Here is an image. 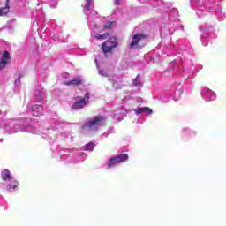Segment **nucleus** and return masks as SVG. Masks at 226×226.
<instances>
[{
    "instance_id": "f257e3e1",
    "label": "nucleus",
    "mask_w": 226,
    "mask_h": 226,
    "mask_svg": "<svg viewBox=\"0 0 226 226\" xmlns=\"http://www.w3.org/2000/svg\"><path fill=\"white\" fill-rule=\"evenodd\" d=\"M105 124H107V117L103 115H98L81 126V132L86 133L87 130H98L100 126H105Z\"/></svg>"
},
{
    "instance_id": "f03ea898",
    "label": "nucleus",
    "mask_w": 226,
    "mask_h": 226,
    "mask_svg": "<svg viewBox=\"0 0 226 226\" xmlns=\"http://www.w3.org/2000/svg\"><path fill=\"white\" fill-rule=\"evenodd\" d=\"M117 45H119L117 37L111 36L108 41L102 44V50L103 54H110L116 49V47H117Z\"/></svg>"
},
{
    "instance_id": "7ed1b4c3",
    "label": "nucleus",
    "mask_w": 226,
    "mask_h": 226,
    "mask_svg": "<svg viewBox=\"0 0 226 226\" xmlns=\"http://www.w3.org/2000/svg\"><path fill=\"white\" fill-rule=\"evenodd\" d=\"M90 94L86 93L85 97L78 96L74 98L75 102L72 105L73 110H80V109H84L87 105V102H89Z\"/></svg>"
},
{
    "instance_id": "20e7f679",
    "label": "nucleus",
    "mask_w": 226,
    "mask_h": 226,
    "mask_svg": "<svg viewBox=\"0 0 226 226\" xmlns=\"http://www.w3.org/2000/svg\"><path fill=\"white\" fill-rule=\"evenodd\" d=\"M148 36L145 34H135L132 36V41L130 44L131 50H133L142 40H147Z\"/></svg>"
},
{
    "instance_id": "39448f33",
    "label": "nucleus",
    "mask_w": 226,
    "mask_h": 226,
    "mask_svg": "<svg viewBox=\"0 0 226 226\" xmlns=\"http://www.w3.org/2000/svg\"><path fill=\"white\" fill-rule=\"evenodd\" d=\"M11 61V56H10L9 51H4L2 57L0 59V70H4L6 68V64H8Z\"/></svg>"
},
{
    "instance_id": "423d86ee",
    "label": "nucleus",
    "mask_w": 226,
    "mask_h": 226,
    "mask_svg": "<svg viewBox=\"0 0 226 226\" xmlns=\"http://www.w3.org/2000/svg\"><path fill=\"white\" fill-rule=\"evenodd\" d=\"M33 116H35V117H40V116L43 115V107L40 105H34L31 108Z\"/></svg>"
},
{
    "instance_id": "0eeeda50",
    "label": "nucleus",
    "mask_w": 226,
    "mask_h": 226,
    "mask_svg": "<svg viewBox=\"0 0 226 226\" xmlns=\"http://www.w3.org/2000/svg\"><path fill=\"white\" fill-rule=\"evenodd\" d=\"M4 3L5 6L0 8V17H4L10 13V0H4Z\"/></svg>"
},
{
    "instance_id": "6e6552de",
    "label": "nucleus",
    "mask_w": 226,
    "mask_h": 226,
    "mask_svg": "<svg viewBox=\"0 0 226 226\" xmlns=\"http://www.w3.org/2000/svg\"><path fill=\"white\" fill-rule=\"evenodd\" d=\"M82 84H83V81H82V78L80 77L74 78L72 80L66 81L64 83L65 86H74V87L82 86Z\"/></svg>"
},
{
    "instance_id": "1a4fd4ad",
    "label": "nucleus",
    "mask_w": 226,
    "mask_h": 226,
    "mask_svg": "<svg viewBox=\"0 0 226 226\" xmlns=\"http://www.w3.org/2000/svg\"><path fill=\"white\" fill-rule=\"evenodd\" d=\"M120 164L121 162H119V159H117V156L112 157L108 162V169H112V167H116Z\"/></svg>"
},
{
    "instance_id": "9d476101",
    "label": "nucleus",
    "mask_w": 226,
    "mask_h": 226,
    "mask_svg": "<svg viewBox=\"0 0 226 226\" xmlns=\"http://www.w3.org/2000/svg\"><path fill=\"white\" fill-rule=\"evenodd\" d=\"M1 179L3 181H10V179H11V173L9 170L5 169L1 172Z\"/></svg>"
},
{
    "instance_id": "9b49d317",
    "label": "nucleus",
    "mask_w": 226,
    "mask_h": 226,
    "mask_svg": "<svg viewBox=\"0 0 226 226\" xmlns=\"http://www.w3.org/2000/svg\"><path fill=\"white\" fill-rule=\"evenodd\" d=\"M19 181L17 180H12L7 186H6V190H8V192H13V190H17V188H19Z\"/></svg>"
},
{
    "instance_id": "f8f14e48",
    "label": "nucleus",
    "mask_w": 226,
    "mask_h": 226,
    "mask_svg": "<svg viewBox=\"0 0 226 226\" xmlns=\"http://www.w3.org/2000/svg\"><path fill=\"white\" fill-rule=\"evenodd\" d=\"M117 158L118 159V162L120 163H124V162L129 160L130 157H129L128 154H120L117 156Z\"/></svg>"
},
{
    "instance_id": "ddd939ff",
    "label": "nucleus",
    "mask_w": 226,
    "mask_h": 226,
    "mask_svg": "<svg viewBox=\"0 0 226 226\" xmlns=\"http://www.w3.org/2000/svg\"><path fill=\"white\" fill-rule=\"evenodd\" d=\"M95 40H107L110 36V33H105L102 34H94Z\"/></svg>"
},
{
    "instance_id": "4468645a",
    "label": "nucleus",
    "mask_w": 226,
    "mask_h": 226,
    "mask_svg": "<svg viewBox=\"0 0 226 226\" xmlns=\"http://www.w3.org/2000/svg\"><path fill=\"white\" fill-rule=\"evenodd\" d=\"M114 24H116V21H109L103 26V31H109L112 29V26H114Z\"/></svg>"
},
{
    "instance_id": "2eb2a0df",
    "label": "nucleus",
    "mask_w": 226,
    "mask_h": 226,
    "mask_svg": "<svg viewBox=\"0 0 226 226\" xmlns=\"http://www.w3.org/2000/svg\"><path fill=\"white\" fill-rule=\"evenodd\" d=\"M85 150L86 151H94V142H89L85 146Z\"/></svg>"
},
{
    "instance_id": "dca6fc26",
    "label": "nucleus",
    "mask_w": 226,
    "mask_h": 226,
    "mask_svg": "<svg viewBox=\"0 0 226 226\" xmlns=\"http://www.w3.org/2000/svg\"><path fill=\"white\" fill-rule=\"evenodd\" d=\"M87 4L85 5L86 11H91V4H93V0H86Z\"/></svg>"
},
{
    "instance_id": "f3484780",
    "label": "nucleus",
    "mask_w": 226,
    "mask_h": 226,
    "mask_svg": "<svg viewBox=\"0 0 226 226\" xmlns=\"http://www.w3.org/2000/svg\"><path fill=\"white\" fill-rule=\"evenodd\" d=\"M145 110H149L147 108H138L136 110H135V114H141L142 112H145Z\"/></svg>"
},
{
    "instance_id": "a211bd4d",
    "label": "nucleus",
    "mask_w": 226,
    "mask_h": 226,
    "mask_svg": "<svg viewBox=\"0 0 226 226\" xmlns=\"http://www.w3.org/2000/svg\"><path fill=\"white\" fill-rule=\"evenodd\" d=\"M113 87L116 89H121V86L119 85V82L116 80H112Z\"/></svg>"
},
{
    "instance_id": "6ab92c4d",
    "label": "nucleus",
    "mask_w": 226,
    "mask_h": 226,
    "mask_svg": "<svg viewBox=\"0 0 226 226\" xmlns=\"http://www.w3.org/2000/svg\"><path fill=\"white\" fill-rule=\"evenodd\" d=\"M145 109H145V112H147V114H148V116H151V114H153V109H151L150 108L148 107H145Z\"/></svg>"
},
{
    "instance_id": "aec40b11",
    "label": "nucleus",
    "mask_w": 226,
    "mask_h": 226,
    "mask_svg": "<svg viewBox=\"0 0 226 226\" xmlns=\"http://www.w3.org/2000/svg\"><path fill=\"white\" fill-rule=\"evenodd\" d=\"M115 4L117 6H119V4H121V2H119V0H115Z\"/></svg>"
},
{
    "instance_id": "412c9836",
    "label": "nucleus",
    "mask_w": 226,
    "mask_h": 226,
    "mask_svg": "<svg viewBox=\"0 0 226 226\" xmlns=\"http://www.w3.org/2000/svg\"><path fill=\"white\" fill-rule=\"evenodd\" d=\"M0 6H1V2H0Z\"/></svg>"
}]
</instances>
